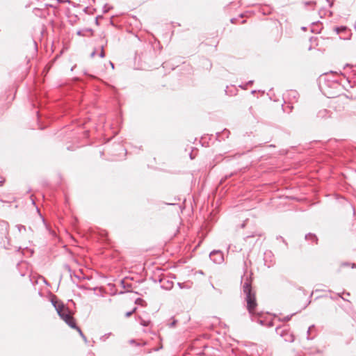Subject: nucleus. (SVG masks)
<instances>
[{
	"instance_id": "nucleus-1",
	"label": "nucleus",
	"mask_w": 356,
	"mask_h": 356,
	"mask_svg": "<svg viewBox=\"0 0 356 356\" xmlns=\"http://www.w3.org/2000/svg\"><path fill=\"white\" fill-rule=\"evenodd\" d=\"M244 273L241 277V283L242 284L243 291L245 295V300L246 302V307L252 321H256L262 326H266L267 321L262 319L264 313L263 312H256L255 309L257 307L255 293L252 290V273L247 275V262L245 261L243 263Z\"/></svg>"
},
{
	"instance_id": "nucleus-24",
	"label": "nucleus",
	"mask_w": 356,
	"mask_h": 356,
	"mask_svg": "<svg viewBox=\"0 0 356 356\" xmlns=\"http://www.w3.org/2000/svg\"><path fill=\"white\" fill-rule=\"evenodd\" d=\"M253 83H254V81L250 80V81H248L244 86H243L242 85H240L239 86L243 89H245L248 86H251L253 84Z\"/></svg>"
},
{
	"instance_id": "nucleus-57",
	"label": "nucleus",
	"mask_w": 356,
	"mask_h": 356,
	"mask_svg": "<svg viewBox=\"0 0 356 356\" xmlns=\"http://www.w3.org/2000/svg\"><path fill=\"white\" fill-rule=\"evenodd\" d=\"M255 92H256V90H252V91H251V93H252V94H254Z\"/></svg>"
},
{
	"instance_id": "nucleus-22",
	"label": "nucleus",
	"mask_w": 356,
	"mask_h": 356,
	"mask_svg": "<svg viewBox=\"0 0 356 356\" xmlns=\"http://www.w3.org/2000/svg\"><path fill=\"white\" fill-rule=\"evenodd\" d=\"M16 227L17 228V229L19 232H21L22 230H24V231L26 230V227L22 225H17Z\"/></svg>"
},
{
	"instance_id": "nucleus-30",
	"label": "nucleus",
	"mask_w": 356,
	"mask_h": 356,
	"mask_svg": "<svg viewBox=\"0 0 356 356\" xmlns=\"http://www.w3.org/2000/svg\"><path fill=\"white\" fill-rule=\"evenodd\" d=\"M99 56L102 58L106 56L104 50H101L100 53L99 54Z\"/></svg>"
},
{
	"instance_id": "nucleus-14",
	"label": "nucleus",
	"mask_w": 356,
	"mask_h": 356,
	"mask_svg": "<svg viewBox=\"0 0 356 356\" xmlns=\"http://www.w3.org/2000/svg\"><path fill=\"white\" fill-rule=\"evenodd\" d=\"M74 329L79 332V335L83 339L85 343H88L87 338H86V335L83 334V332H82V330H81V328L77 325L76 328H74Z\"/></svg>"
},
{
	"instance_id": "nucleus-58",
	"label": "nucleus",
	"mask_w": 356,
	"mask_h": 356,
	"mask_svg": "<svg viewBox=\"0 0 356 356\" xmlns=\"http://www.w3.org/2000/svg\"><path fill=\"white\" fill-rule=\"evenodd\" d=\"M252 236H254V235H252V236H247L245 238H248L252 237Z\"/></svg>"
},
{
	"instance_id": "nucleus-52",
	"label": "nucleus",
	"mask_w": 356,
	"mask_h": 356,
	"mask_svg": "<svg viewBox=\"0 0 356 356\" xmlns=\"http://www.w3.org/2000/svg\"><path fill=\"white\" fill-rule=\"evenodd\" d=\"M44 282L45 284L49 285L48 282L45 279H44Z\"/></svg>"
},
{
	"instance_id": "nucleus-25",
	"label": "nucleus",
	"mask_w": 356,
	"mask_h": 356,
	"mask_svg": "<svg viewBox=\"0 0 356 356\" xmlns=\"http://www.w3.org/2000/svg\"><path fill=\"white\" fill-rule=\"evenodd\" d=\"M271 255H272V252H271V251H266V252L264 253V256H265V257H264V261H265V264H266V265H267V264H266V262H267V259H266V258H267V257H268V256H271Z\"/></svg>"
},
{
	"instance_id": "nucleus-43",
	"label": "nucleus",
	"mask_w": 356,
	"mask_h": 356,
	"mask_svg": "<svg viewBox=\"0 0 356 356\" xmlns=\"http://www.w3.org/2000/svg\"><path fill=\"white\" fill-rule=\"evenodd\" d=\"M95 18L100 19H102L103 18V15H97Z\"/></svg>"
},
{
	"instance_id": "nucleus-12",
	"label": "nucleus",
	"mask_w": 356,
	"mask_h": 356,
	"mask_svg": "<svg viewBox=\"0 0 356 356\" xmlns=\"http://www.w3.org/2000/svg\"><path fill=\"white\" fill-rule=\"evenodd\" d=\"M87 33H90V35H92L93 30L90 28H86L84 29L77 31L76 34L79 36H86Z\"/></svg>"
},
{
	"instance_id": "nucleus-18",
	"label": "nucleus",
	"mask_w": 356,
	"mask_h": 356,
	"mask_svg": "<svg viewBox=\"0 0 356 356\" xmlns=\"http://www.w3.org/2000/svg\"><path fill=\"white\" fill-rule=\"evenodd\" d=\"M112 8H113V7L111 6H109L108 4L106 3V4H104V6H103V8H102L103 13H106Z\"/></svg>"
},
{
	"instance_id": "nucleus-41",
	"label": "nucleus",
	"mask_w": 356,
	"mask_h": 356,
	"mask_svg": "<svg viewBox=\"0 0 356 356\" xmlns=\"http://www.w3.org/2000/svg\"><path fill=\"white\" fill-rule=\"evenodd\" d=\"M68 273H70V277H71V278H72V276H74V272H73V271L72 270V272H68Z\"/></svg>"
},
{
	"instance_id": "nucleus-44",
	"label": "nucleus",
	"mask_w": 356,
	"mask_h": 356,
	"mask_svg": "<svg viewBox=\"0 0 356 356\" xmlns=\"http://www.w3.org/2000/svg\"><path fill=\"white\" fill-rule=\"evenodd\" d=\"M157 45H158L159 49H162V46L161 45L159 42H157Z\"/></svg>"
},
{
	"instance_id": "nucleus-3",
	"label": "nucleus",
	"mask_w": 356,
	"mask_h": 356,
	"mask_svg": "<svg viewBox=\"0 0 356 356\" xmlns=\"http://www.w3.org/2000/svg\"><path fill=\"white\" fill-rule=\"evenodd\" d=\"M324 75V80L327 86L332 87L339 85L338 81L335 79V76L338 75L337 72L330 71L329 73H325Z\"/></svg>"
},
{
	"instance_id": "nucleus-54",
	"label": "nucleus",
	"mask_w": 356,
	"mask_h": 356,
	"mask_svg": "<svg viewBox=\"0 0 356 356\" xmlns=\"http://www.w3.org/2000/svg\"><path fill=\"white\" fill-rule=\"evenodd\" d=\"M352 268H356V264H352Z\"/></svg>"
},
{
	"instance_id": "nucleus-59",
	"label": "nucleus",
	"mask_w": 356,
	"mask_h": 356,
	"mask_svg": "<svg viewBox=\"0 0 356 356\" xmlns=\"http://www.w3.org/2000/svg\"><path fill=\"white\" fill-rule=\"evenodd\" d=\"M245 22H246V20H245V19H244V20H242V21H241V23H242V24H244V23H245Z\"/></svg>"
},
{
	"instance_id": "nucleus-36",
	"label": "nucleus",
	"mask_w": 356,
	"mask_h": 356,
	"mask_svg": "<svg viewBox=\"0 0 356 356\" xmlns=\"http://www.w3.org/2000/svg\"><path fill=\"white\" fill-rule=\"evenodd\" d=\"M24 249H25V250H27L28 251H29V252H30V253H31V255H33V254H34V250H33V249H29V248H28V247L25 248Z\"/></svg>"
},
{
	"instance_id": "nucleus-56",
	"label": "nucleus",
	"mask_w": 356,
	"mask_h": 356,
	"mask_svg": "<svg viewBox=\"0 0 356 356\" xmlns=\"http://www.w3.org/2000/svg\"><path fill=\"white\" fill-rule=\"evenodd\" d=\"M168 205H175V203H167Z\"/></svg>"
},
{
	"instance_id": "nucleus-42",
	"label": "nucleus",
	"mask_w": 356,
	"mask_h": 356,
	"mask_svg": "<svg viewBox=\"0 0 356 356\" xmlns=\"http://www.w3.org/2000/svg\"><path fill=\"white\" fill-rule=\"evenodd\" d=\"M74 277H76L79 280L81 279V277L79 275H76L75 273H74Z\"/></svg>"
},
{
	"instance_id": "nucleus-51",
	"label": "nucleus",
	"mask_w": 356,
	"mask_h": 356,
	"mask_svg": "<svg viewBox=\"0 0 356 356\" xmlns=\"http://www.w3.org/2000/svg\"><path fill=\"white\" fill-rule=\"evenodd\" d=\"M110 65H111V67L113 69H114V64L111 61H110Z\"/></svg>"
},
{
	"instance_id": "nucleus-9",
	"label": "nucleus",
	"mask_w": 356,
	"mask_h": 356,
	"mask_svg": "<svg viewBox=\"0 0 356 356\" xmlns=\"http://www.w3.org/2000/svg\"><path fill=\"white\" fill-rule=\"evenodd\" d=\"M322 24L318 21L312 23L311 31L314 33H319L322 29Z\"/></svg>"
},
{
	"instance_id": "nucleus-40",
	"label": "nucleus",
	"mask_w": 356,
	"mask_h": 356,
	"mask_svg": "<svg viewBox=\"0 0 356 356\" xmlns=\"http://www.w3.org/2000/svg\"><path fill=\"white\" fill-rule=\"evenodd\" d=\"M21 250H22L21 247H17V249H16V252H21Z\"/></svg>"
},
{
	"instance_id": "nucleus-5",
	"label": "nucleus",
	"mask_w": 356,
	"mask_h": 356,
	"mask_svg": "<svg viewBox=\"0 0 356 356\" xmlns=\"http://www.w3.org/2000/svg\"><path fill=\"white\" fill-rule=\"evenodd\" d=\"M60 318L63 320L65 323L68 325L71 328H76L77 325L76 320L70 314L69 309H67V313L65 314Z\"/></svg>"
},
{
	"instance_id": "nucleus-62",
	"label": "nucleus",
	"mask_w": 356,
	"mask_h": 356,
	"mask_svg": "<svg viewBox=\"0 0 356 356\" xmlns=\"http://www.w3.org/2000/svg\"><path fill=\"white\" fill-rule=\"evenodd\" d=\"M29 229L30 231L33 232V229H32L31 227H29Z\"/></svg>"
},
{
	"instance_id": "nucleus-27",
	"label": "nucleus",
	"mask_w": 356,
	"mask_h": 356,
	"mask_svg": "<svg viewBox=\"0 0 356 356\" xmlns=\"http://www.w3.org/2000/svg\"><path fill=\"white\" fill-rule=\"evenodd\" d=\"M63 268L67 270V272H72V268L70 267V266L67 264H65L63 265Z\"/></svg>"
},
{
	"instance_id": "nucleus-16",
	"label": "nucleus",
	"mask_w": 356,
	"mask_h": 356,
	"mask_svg": "<svg viewBox=\"0 0 356 356\" xmlns=\"http://www.w3.org/2000/svg\"><path fill=\"white\" fill-rule=\"evenodd\" d=\"M295 314H296V313H293V314H290V315H288V316H286L284 317V318H282V319H281V318H279V321H282V322H287V321H290V320L291 319L292 316H293V315H295Z\"/></svg>"
},
{
	"instance_id": "nucleus-20",
	"label": "nucleus",
	"mask_w": 356,
	"mask_h": 356,
	"mask_svg": "<svg viewBox=\"0 0 356 356\" xmlns=\"http://www.w3.org/2000/svg\"><path fill=\"white\" fill-rule=\"evenodd\" d=\"M59 302H62V301L60 300H57V299L56 300H54V299L51 300V302L55 309H56V307H58V305H59Z\"/></svg>"
},
{
	"instance_id": "nucleus-6",
	"label": "nucleus",
	"mask_w": 356,
	"mask_h": 356,
	"mask_svg": "<svg viewBox=\"0 0 356 356\" xmlns=\"http://www.w3.org/2000/svg\"><path fill=\"white\" fill-rule=\"evenodd\" d=\"M5 225H6V227L4 229V232L3 233V234H5V238L2 240L1 244H2V246L4 248V249L10 250L11 248V243H10V238L8 236L9 225H8V222H5Z\"/></svg>"
},
{
	"instance_id": "nucleus-63",
	"label": "nucleus",
	"mask_w": 356,
	"mask_h": 356,
	"mask_svg": "<svg viewBox=\"0 0 356 356\" xmlns=\"http://www.w3.org/2000/svg\"><path fill=\"white\" fill-rule=\"evenodd\" d=\"M241 226H242V227H244L245 223H243Z\"/></svg>"
},
{
	"instance_id": "nucleus-64",
	"label": "nucleus",
	"mask_w": 356,
	"mask_h": 356,
	"mask_svg": "<svg viewBox=\"0 0 356 356\" xmlns=\"http://www.w3.org/2000/svg\"><path fill=\"white\" fill-rule=\"evenodd\" d=\"M148 47L152 48V46L149 44V45H148Z\"/></svg>"
},
{
	"instance_id": "nucleus-32",
	"label": "nucleus",
	"mask_w": 356,
	"mask_h": 356,
	"mask_svg": "<svg viewBox=\"0 0 356 356\" xmlns=\"http://www.w3.org/2000/svg\"><path fill=\"white\" fill-rule=\"evenodd\" d=\"M177 285L179 286V287L180 289H184V288H186V286H185V283H181V282H178L177 283Z\"/></svg>"
},
{
	"instance_id": "nucleus-39",
	"label": "nucleus",
	"mask_w": 356,
	"mask_h": 356,
	"mask_svg": "<svg viewBox=\"0 0 356 356\" xmlns=\"http://www.w3.org/2000/svg\"><path fill=\"white\" fill-rule=\"evenodd\" d=\"M328 3H329V6L330 7H332L333 6V2H331L330 0H326Z\"/></svg>"
},
{
	"instance_id": "nucleus-7",
	"label": "nucleus",
	"mask_w": 356,
	"mask_h": 356,
	"mask_svg": "<svg viewBox=\"0 0 356 356\" xmlns=\"http://www.w3.org/2000/svg\"><path fill=\"white\" fill-rule=\"evenodd\" d=\"M229 134L230 131L227 129H224L222 131L217 132L216 134V137L218 141H221L224 140L225 138H227Z\"/></svg>"
},
{
	"instance_id": "nucleus-13",
	"label": "nucleus",
	"mask_w": 356,
	"mask_h": 356,
	"mask_svg": "<svg viewBox=\"0 0 356 356\" xmlns=\"http://www.w3.org/2000/svg\"><path fill=\"white\" fill-rule=\"evenodd\" d=\"M120 284H121V286L122 288L127 289V292H133L132 291L129 290V289H131L132 287L131 284L126 283L124 281V279H123L120 281Z\"/></svg>"
},
{
	"instance_id": "nucleus-49",
	"label": "nucleus",
	"mask_w": 356,
	"mask_h": 356,
	"mask_svg": "<svg viewBox=\"0 0 356 356\" xmlns=\"http://www.w3.org/2000/svg\"><path fill=\"white\" fill-rule=\"evenodd\" d=\"M339 39L346 40V39H348V38H346V36H340Z\"/></svg>"
},
{
	"instance_id": "nucleus-38",
	"label": "nucleus",
	"mask_w": 356,
	"mask_h": 356,
	"mask_svg": "<svg viewBox=\"0 0 356 356\" xmlns=\"http://www.w3.org/2000/svg\"><path fill=\"white\" fill-rule=\"evenodd\" d=\"M106 44H107V40H105V44H102V45L100 47L101 50H104V47H105V46L106 45Z\"/></svg>"
},
{
	"instance_id": "nucleus-31",
	"label": "nucleus",
	"mask_w": 356,
	"mask_h": 356,
	"mask_svg": "<svg viewBox=\"0 0 356 356\" xmlns=\"http://www.w3.org/2000/svg\"><path fill=\"white\" fill-rule=\"evenodd\" d=\"M129 343H130L131 344H134V345H136V346H138L140 345L138 343H137V342H136V341L135 339H131V340L129 341Z\"/></svg>"
},
{
	"instance_id": "nucleus-60",
	"label": "nucleus",
	"mask_w": 356,
	"mask_h": 356,
	"mask_svg": "<svg viewBox=\"0 0 356 356\" xmlns=\"http://www.w3.org/2000/svg\"><path fill=\"white\" fill-rule=\"evenodd\" d=\"M243 17V14H240L239 17H241H241Z\"/></svg>"
},
{
	"instance_id": "nucleus-26",
	"label": "nucleus",
	"mask_w": 356,
	"mask_h": 356,
	"mask_svg": "<svg viewBox=\"0 0 356 356\" xmlns=\"http://www.w3.org/2000/svg\"><path fill=\"white\" fill-rule=\"evenodd\" d=\"M327 110L325 109L323 111H319L318 116L324 117L325 115L327 113Z\"/></svg>"
},
{
	"instance_id": "nucleus-53",
	"label": "nucleus",
	"mask_w": 356,
	"mask_h": 356,
	"mask_svg": "<svg viewBox=\"0 0 356 356\" xmlns=\"http://www.w3.org/2000/svg\"><path fill=\"white\" fill-rule=\"evenodd\" d=\"M190 158H191V159H194V157L193 156L192 153L190 154Z\"/></svg>"
},
{
	"instance_id": "nucleus-4",
	"label": "nucleus",
	"mask_w": 356,
	"mask_h": 356,
	"mask_svg": "<svg viewBox=\"0 0 356 356\" xmlns=\"http://www.w3.org/2000/svg\"><path fill=\"white\" fill-rule=\"evenodd\" d=\"M209 258L215 264H221L224 261L223 253L220 250H213L209 254Z\"/></svg>"
},
{
	"instance_id": "nucleus-29",
	"label": "nucleus",
	"mask_w": 356,
	"mask_h": 356,
	"mask_svg": "<svg viewBox=\"0 0 356 356\" xmlns=\"http://www.w3.org/2000/svg\"><path fill=\"white\" fill-rule=\"evenodd\" d=\"M314 325H311L310 327H309V328H308V330H307V339L308 340H309V339H310V338H309V333H310V331H311V330H312V328H314Z\"/></svg>"
},
{
	"instance_id": "nucleus-33",
	"label": "nucleus",
	"mask_w": 356,
	"mask_h": 356,
	"mask_svg": "<svg viewBox=\"0 0 356 356\" xmlns=\"http://www.w3.org/2000/svg\"><path fill=\"white\" fill-rule=\"evenodd\" d=\"M277 239L282 240V242H283L284 243H285V245H287V243H286V241L284 240V238L282 236H277Z\"/></svg>"
},
{
	"instance_id": "nucleus-35",
	"label": "nucleus",
	"mask_w": 356,
	"mask_h": 356,
	"mask_svg": "<svg viewBox=\"0 0 356 356\" xmlns=\"http://www.w3.org/2000/svg\"><path fill=\"white\" fill-rule=\"evenodd\" d=\"M97 54V50L96 49H94L92 53L90 54V58H93Z\"/></svg>"
},
{
	"instance_id": "nucleus-55",
	"label": "nucleus",
	"mask_w": 356,
	"mask_h": 356,
	"mask_svg": "<svg viewBox=\"0 0 356 356\" xmlns=\"http://www.w3.org/2000/svg\"><path fill=\"white\" fill-rule=\"evenodd\" d=\"M110 24H111V25L114 26V23H113V20H112V19H111V21H110Z\"/></svg>"
},
{
	"instance_id": "nucleus-46",
	"label": "nucleus",
	"mask_w": 356,
	"mask_h": 356,
	"mask_svg": "<svg viewBox=\"0 0 356 356\" xmlns=\"http://www.w3.org/2000/svg\"><path fill=\"white\" fill-rule=\"evenodd\" d=\"M337 296L342 298L343 300H346V301H348L347 300H346L345 298H343L339 293L337 294Z\"/></svg>"
},
{
	"instance_id": "nucleus-2",
	"label": "nucleus",
	"mask_w": 356,
	"mask_h": 356,
	"mask_svg": "<svg viewBox=\"0 0 356 356\" xmlns=\"http://www.w3.org/2000/svg\"><path fill=\"white\" fill-rule=\"evenodd\" d=\"M334 196L337 204L345 212H351L353 216L355 215V206L350 202L341 195L335 194Z\"/></svg>"
},
{
	"instance_id": "nucleus-8",
	"label": "nucleus",
	"mask_w": 356,
	"mask_h": 356,
	"mask_svg": "<svg viewBox=\"0 0 356 356\" xmlns=\"http://www.w3.org/2000/svg\"><path fill=\"white\" fill-rule=\"evenodd\" d=\"M67 309H69L65 307L63 302H59V305L56 307V311L60 318L63 317V316L67 313Z\"/></svg>"
},
{
	"instance_id": "nucleus-37",
	"label": "nucleus",
	"mask_w": 356,
	"mask_h": 356,
	"mask_svg": "<svg viewBox=\"0 0 356 356\" xmlns=\"http://www.w3.org/2000/svg\"><path fill=\"white\" fill-rule=\"evenodd\" d=\"M83 12L86 14H91L90 12H89V7H86L84 9H83Z\"/></svg>"
},
{
	"instance_id": "nucleus-47",
	"label": "nucleus",
	"mask_w": 356,
	"mask_h": 356,
	"mask_svg": "<svg viewBox=\"0 0 356 356\" xmlns=\"http://www.w3.org/2000/svg\"><path fill=\"white\" fill-rule=\"evenodd\" d=\"M95 24L97 26L99 24V20L97 18H95Z\"/></svg>"
},
{
	"instance_id": "nucleus-34",
	"label": "nucleus",
	"mask_w": 356,
	"mask_h": 356,
	"mask_svg": "<svg viewBox=\"0 0 356 356\" xmlns=\"http://www.w3.org/2000/svg\"><path fill=\"white\" fill-rule=\"evenodd\" d=\"M238 18H235V17H234V18H232V19H230V22H231L232 24H236V23L237 22V21H238Z\"/></svg>"
},
{
	"instance_id": "nucleus-23",
	"label": "nucleus",
	"mask_w": 356,
	"mask_h": 356,
	"mask_svg": "<svg viewBox=\"0 0 356 356\" xmlns=\"http://www.w3.org/2000/svg\"><path fill=\"white\" fill-rule=\"evenodd\" d=\"M177 321L176 319H175V318H172V322H170V323H168V326H169L170 327H175V325H177Z\"/></svg>"
},
{
	"instance_id": "nucleus-15",
	"label": "nucleus",
	"mask_w": 356,
	"mask_h": 356,
	"mask_svg": "<svg viewBox=\"0 0 356 356\" xmlns=\"http://www.w3.org/2000/svg\"><path fill=\"white\" fill-rule=\"evenodd\" d=\"M135 304L138 305H142V306L146 305L145 301L143 298H138L136 299Z\"/></svg>"
},
{
	"instance_id": "nucleus-10",
	"label": "nucleus",
	"mask_w": 356,
	"mask_h": 356,
	"mask_svg": "<svg viewBox=\"0 0 356 356\" xmlns=\"http://www.w3.org/2000/svg\"><path fill=\"white\" fill-rule=\"evenodd\" d=\"M305 238L306 241H311L316 244L318 243V239L317 236L315 234L308 233L305 235Z\"/></svg>"
},
{
	"instance_id": "nucleus-45",
	"label": "nucleus",
	"mask_w": 356,
	"mask_h": 356,
	"mask_svg": "<svg viewBox=\"0 0 356 356\" xmlns=\"http://www.w3.org/2000/svg\"><path fill=\"white\" fill-rule=\"evenodd\" d=\"M33 44H34V46H35V50L37 51V49H38V47H37V43H36V42H35V40H33Z\"/></svg>"
},
{
	"instance_id": "nucleus-17",
	"label": "nucleus",
	"mask_w": 356,
	"mask_h": 356,
	"mask_svg": "<svg viewBox=\"0 0 356 356\" xmlns=\"http://www.w3.org/2000/svg\"><path fill=\"white\" fill-rule=\"evenodd\" d=\"M289 95L290 97H293V99H297L299 95H298L297 91H296V90H291L289 92Z\"/></svg>"
},
{
	"instance_id": "nucleus-11",
	"label": "nucleus",
	"mask_w": 356,
	"mask_h": 356,
	"mask_svg": "<svg viewBox=\"0 0 356 356\" xmlns=\"http://www.w3.org/2000/svg\"><path fill=\"white\" fill-rule=\"evenodd\" d=\"M334 31L337 35L341 33L346 34L348 32V29L346 26H340L334 27Z\"/></svg>"
},
{
	"instance_id": "nucleus-19",
	"label": "nucleus",
	"mask_w": 356,
	"mask_h": 356,
	"mask_svg": "<svg viewBox=\"0 0 356 356\" xmlns=\"http://www.w3.org/2000/svg\"><path fill=\"white\" fill-rule=\"evenodd\" d=\"M151 323L150 321H145L140 318V324L144 327H147Z\"/></svg>"
},
{
	"instance_id": "nucleus-21",
	"label": "nucleus",
	"mask_w": 356,
	"mask_h": 356,
	"mask_svg": "<svg viewBox=\"0 0 356 356\" xmlns=\"http://www.w3.org/2000/svg\"><path fill=\"white\" fill-rule=\"evenodd\" d=\"M137 309V307H134L131 311L127 312L125 316L127 318L130 317Z\"/></svg>"
},
{
	"instance_id": "nucleus-61",
	"label": "nucleus",
	"mask_w": 356,
	"mask_h": 356,
	"mask_svg": "<svg viewBox=\"0 0 356 356\" xmlns=\"http://www.w3.org/2000/svg\"><path fill=\"white\" fill-rule=\"evenodd\" d=\"M339 74L343 75V74L341 72V71L339 72Z\"/></svg>"
},
{
	"instance_id": "nucleus-48",
	"label": "nucleus",
	"mask_w": 356,
	"mask_h": 356,
	"mask_svg": "<svg viewBox=\"0 0 356 356\" xmlns=\"http://www.w3.org/2000/svg\"><path fill=\"white\" fill-rule=\"evenodd\" d=\"M232 175V174H230V175H226V176L225 177V179H228V178H229V177H230Z\"/></svg>"
},
{
	"instance_id": "nucleus-28",
	"label": "nucleus",
	"mask_w": 356,
	"mask_h": 356,
	"mask_svg": "<svg viewBox=\"0 0 356 356\" xmlns=\"http://www.w3.org/2000/svg\"><path fill=\"white\" fill-rule=\"evenodd\" d=\"M266 324V327H271L274 325L273 320L267 321V323Z\"/></svg>"
},
{
	"instance_id": "nucleus-50",
	"label": "nucleus",
	"mask_w": 356,
	"mask_h": 356,
	"mask_svg": "<svg viewBox=\"0 0 356 356\" xmlns=\"http://www.w3.org/2000/svg\"><path fill=\"white\" fill-rule=\"evenodd\" d=\"M352 67L353 66H352V65H350V64H346V65L343 67V69H345V68H346V67Z\"/></svg>"
}]
</instances>
